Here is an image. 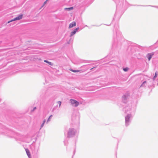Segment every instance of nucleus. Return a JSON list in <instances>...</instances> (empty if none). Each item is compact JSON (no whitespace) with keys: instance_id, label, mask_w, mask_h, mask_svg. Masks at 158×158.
Returning <instances> with one entry per match:
<instances>
[{"instance_id":"f257e3e1","label":"nucleus","mask_w":158,"mask_h":158,"mask_svg":"<svg viewBox=\"0 0 158 158\" xmlns=\"http://www.w3.org/2000/svg\"><path fill=\"white\" fill-rule=\"evenodd\" d=\"M70 101L71 104L74 106H77L79 105V102L75 100L71 99Z\"/></svg>"},{"instance_id":"f03ea898","label":"nucleus","mask_w":158,"mask_h":158,"mask_svg":"<svg viewBox=\"0 0 158 158\" xmlns=\"http://www.w3.org/2000/svg\"><path fill=\"white\" fill-rule=\"evenodd\" d=\"M75 132L73 129H70L68 132V136L69 137H71L72 135L75 134Z\"/></svg>"},{"instance_id":"7ed1b4c3","label":"nucleus","mask_w":158,"mask_h":158,"mask_svg":"<svg viewBox=\"0 0 158 158\" xmlns=\"http://www.w3.org/2000/svg\"><path fill=\"white\" fill-rule=\"evenodd\" d=\"M79 29V27H77L71 33L70 36H72L74 35L75 34H76V32L78 31Z\"/></svg>"},{"instance_id":"20e7f679","label":"nucleus","mask_w":158,"mask_h":158,"mask_svg":"<svg viewBox=\"0 0 158 158\" xmlns=\"http://www.w3.org/2000/svg\"><path fill=\"white\" fill-rule=\"evenodd\" d=\"M154 53H148L147 55V57L148 58V60H150V59H151L152 56L154 55Z\"/></svg>"},{"instance_id":"39448f33","label":"nucleus","mask_w":158,"mask_h":158,"mask_svg":"<svg viewBox=\"0 0 158 158\" xmlns=\"http://www.w3.org/2000/svg\"><path fill=\"white\" fill-rule=\"evenodd\" d=\"M23 17V15H19L18 17H17L15 18H14L13 20H19L21 19H22Z\"/></svg>"},{"instance_id":"423d86ee","label":"nucleus","mask_w":158,"mask_h":158,"mask_svg":"<svg viewBox=\"0 0 158 158\" xmlns=\"http://www.w3.org/2000/svg\"><path fill=\"white\" fill-rule=\"evenodd\" d=\"M76 25V23L75 22H73L71 23H70L69 25V28H72L73 27L75 26Z\"/></svg>"},{"instance_id":"0eeeda50","label":"nucleus","mask_w":158,"mask_h":158,"mask_svg":"<svg viewBox=\"0 0 158 158\" xmlns=\"http://www.w3.org/2000/svg\"><path fill=\"white\" fill-rule=\"evenodd\" d=\"M25 150H26V153L27 154V155L28 156V157L29 158H30L31 156L30 153V152L29 150L27 149H26Z\"/></svg>"},{"instance_id":"6e6552de","label":"nucleus","mask_w":158,"mask_h":158,"mask_svg":"<svg viewBox=\"0 0 158 158\" xmlns=\"http://www.w3.org/2000/svg\"><path fill=\"white\" fill-rule=\"evenodd\" d=\"M44 62L48 63L50 65H53V64L50 62H49L47 60H44Z\"/></svg>"},{"instance_id":"1a4fd4ad","label":"nucleus","mask_w":158,"mask_h":158,"mask_svg":"<svg viewBox=\"0 0 158 158\" xmlns=\"http://www.w3.org/2000/svg\"><path fill=\"white\" fill-rule=\"evenodd\" d=\"M73 7L69 8H65L64 9L66 10H71L73 9Z\"/></svg>"},{"instance_id":"9d476101","label":"nucleus","mask_w":158,"mask_h":158,"mask_svg":"<svg viewBox=\"0 0 158 158\" xmlns=\"http://www.w3.org/2000/svg\"><path fill=\"white\" fill-rule=\"evenodd\" d=\"M70 71L73 72H79L80 71L79 70H73V69H71L70 70Z\"/></svg>"},{"instance_id":"9b49d317","label":"nucleus","mask_w":158,"mask_h":158,"mask_svg":"<svg viewBox=\"0 0 158 158\" xmlns=\"http://www.w3.org/2000/svg\"><path fill=\"white\" fill-rule=\"evenodd\" d=\"M157 74L156 72L155 73V76L153 78L155 79L157 77Z\"/></svg>"},{"instance_id":"f8f14e48","label":"nucleus","mask_w":158,"mask_h":158,"mask_svg":"<svg viewBox=\"0 0 158 158\" xmlns=\"http://www.w3.org/2000/svg\"><path fill=\"white\" fill-rule=\"evenodd\" d=\"M45 120H44V121L43 123L42 124V125H41V127H42L43 126H44V123H45Z\"/></svg>"},{"instance_id":"ddd939ff","label":"nucleus","mask_w":158,"mask_h":158,"mask_svg":"<svg viewBox=\"0 0 158 158\" xmlns=\"http://www.w3.org/2000/svg\"><path fill=\"white\" fill-rule=\"evenodd\" d=\"M123 70L125 71H128V68H125L123 69Z\"/></svg>"},{"instance_id":"4468645a","label":"nucleus","mask_w":158,"mask_h":158,"mask_svg":"<svg viewBox=\"0 0 158 158\" xmlns=\"http://www.w3.org/2000/svg\"><path fill=\"white\" fill-rule=\"evenodd\" d=\"M52 115H51L50 116V117H49L48 120V121H47V122H48L49 121H50V119H51V117L52 116Z\"/></svg>"},{"instance_id":"2eb2a0df","label":"nucleus","mask_w":158,"mask_h":158,"mask_svg":"<svg viewBox=\"0 0 158 158\" xmlns=\"http://www.w3.org/2000/svg\"><path fill=\"white\" fill-rule=\"evenodd\" d=\"M57 103L59 105V106H60L61 105V102L60 101H58L57 102Z\"/></svg>"},{"instance_id":"dca6fc26","label":"nucleus","mask_w":158,"mask_h":158,"mask_svg":"<svg viewBox=\"0 0 158 158\" xmlns=\"http://www.w3.org/2000/svg\"><path fill=\"white\" fill-rule=\"evenodd\" d=\"M48 1V0H46V1L44 2V3L43 6Z\"/></svg>"},{"instance_id":"f3484780","label":"nucleus","mask_w":158,"mask_h":158,"mask_svg":"<svg viewBox=\"0 0 158 158\" xmlns=\"http://www.w3.org/2000/svg\"><path fill=\"white\" fill-rule=\"evenodd\" d=\"M15 20H13V19H12V20H11V21H9L8 22V23H10V22H11L12 21H14Z\"/></svg>"},{"instance_id":"a211bd4d","label":"nucleus","mask_w":158,"mask_h":158,"mask_svg":"<svg viewBox=\"0 0 158 158\" xmlns=\"http://www.w3.org/2000/svg\"><path fill=\"white\" fill-rule=\"evenodd\" d=\"M94 67L92 68V69H90V70L92 69H94Z\"/></svg>"},{"instance_id":"6ab92c4d","label":"nucleus","mask_w":158,"mask_h":158,"mask_svg":"<svg viewBox=\"0 0 158 158\" xmlns=\"http://www.w3.org/2000/svg\"><path fill=\"white\" fill-rule=\"evenodd\" d=\"M36 109V107H35L34 108V109Z\"/></svg>"}]
</instances>
